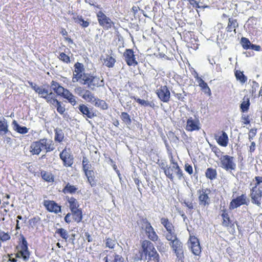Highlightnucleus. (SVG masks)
<instances>
[{
  "instance_id": "51",
  "label": "nucleus",
  "mask_w": 262,
  "mask_h": 262,
  "mask_svg": "<svg viewBox=\"0 0 262 262\" xmlns=\"http://www.w3.org/2000/svg\"><path fill=\"white\" fill-rule=\"evenodd\" d=\"M245 100V99H244ZM250 105V101L248 98H247L246 100H244L243 102L241 104L240 108L242 112H247Z\"/></svg>"
},
{
  "instance_id": "26",
  "label": "nucleus",
  "mask_w": 262,
  "mask_h": 262,
  "mask_svg": "<svg viewBox=\"0 0 262 262\" xmlns=\"http://www.w3.org/2000/svg\"><path fill=\"white\" fill-rule=\"evenodd\" d=\"M145 231L149 239L154 242L158 241L159 238L158 235L153 227L151 226L150 223L148 222L146 223Z\"/></svg>"
},
{
  "instance_id": "52",
  "label": "nucleus",
  "mask_w": 262,
  "mask_h": 262,
  "mask_svg": "<svg viewBox=\"0 0 262 262\" xmlns=\"http://www.w3.org/2000/svg\"><path fill=\"white\" fill-rule=\"evenodd\" d=\"M58 57L60 60L62 61L64 63H70L71 60L70 57L64 52L60 53Z\"/></svg>"
},
{
  "instance_id": "13",
  "label": "nucleus",
  "mask_w": 262,
  "mask_h": 262,
  "mask_svg": "<svg viewBox=\"0 0 262 262\" xmlns=\"http://www.w3.org/2000/svg\"><path fill=\"white\" fill-rule=\"evenodd\" d=\"M249 203V199L246 193H243L231 200L229 204V209L233 210L242 205H248Z\"/></svg>"
},
{
  "instance_id": "18",
  "label": "nucleus",
  "mask_w": 262,
  "mask_h": 262,
  "mask_svg": "<svg viewBox=\"0 0 262 262\" xmlns=\"http://www.w3.org/2000/svg\"><path fill=\"white\" fill-rule=\"evenodd\" d=\"M78 95L85 101L92 103L95 99L94 94L90 90L79 87L77 89Z\"/></svg>"
},
{
  "instance_id": "54",
  "label": "nucleus",
  "mask_w": 262,
  "mask_h": 262,
  "mask_svg": "<svg viewBox=\"0 0 262 262\" xmlns=\"http://www.w3.org/2000/svg\"><path fill=\"white\" fill-rule=\"evenodd\" d=\"M13 254H7V255L3 257L4 260H7V262H17V258L13 257Z\"/></svg>"
},
{
  "instance_id": "24",
  "label": "nucleus",
  "mask_w": 262,
  "mask_h": 262,
  "mask_svg": "<svg viewBox=\"0 0 262 262\" xmlns=\"http://www.w3.org/2000/svg\"><path fill=\"white\" fill-rule=\"evenodd\" d=\"M50 86L57 96L60 97H62L68 90L60 85L58 82L54 80H52L51 82Z\"/></svg>"
},
{
  "instance_id": "2",
  "label": "nucleus",
  "mask_w": 262,
  "mask_h": 262,
  "mask_svg": "<svg viewBox=\"0 0 262 262\" xmlns=\"http://www.w3.org/2000/svg\"><path fill=\"white\" fill-rule=\"evenodd\" d=\"M28 83L31 88L38 94L40 97L45 99L50 106L56 108L57 111L60 114L62 115L64 113L66 110L64 107L62 106L61 102L57 100L54 93L52 92L49 93V85L47 86V88H45L42 86H39L32 82L29 81Z\"/></svg>"
},
{
  "instance_id": "49",
  "label": "nucleus",
  "mask_w": 262,
  "mask_h": 262,
  "mask_svg": "<svg viewBox=\"0 0 262 262\" xmlns=\"http://www.w3.org/2000/svg\"><path fill=\"white\" fill-rule=\"evenodd\" d=\"M184 2H187V7L189 9L199 8L200 6L199 3L196 0H183Z\"/></svg>"
},
{
  "instance_id": "36",
  "label": "nucleus",
  "mask_w": 262,
  "mask_h": 262,
  "mask_svg": "<svg viewBox=\"0 0 262 262\" xmlns=\"http://www.w3.org/2000/svg\"><path fill=\"white\" fill-rule=\"evenodd\" d=\"M217 174L216 170L211 167L208 168L205 171L206 177L210 180L215 179L217 177Z\"/></svg>"
},
{
  "instance_id": "41",
  "label": "nucleus",
  "mask_w": 262,
  "mask_h": 262,
  "mask_svg": "<svg viewBox=\"0 0 262 262\" xmlns=\"http://www.w3.org/2000/svg\"><path fill=\"white\" fill-rule=\"evenodd\" d=\"M234 74L236 80L239 81L242 84H244L247 81V77L244 74L243 72L236 70Z\"/></svg>"
},
{
  "instance_id": "9",
  "label": "nucleus",
  "mask_w": 262,
  "mask_h": 262,
  "mask_svg": "<svg viewBox=\"0 0 262 262\" xmlns=\"http://www.w3.org/2000/svg\"><path fill=\"white\" fill-rule=\"evenodd\" d=\"M188 247L192 253L200 256L202 253V247L199 239L194 235L190 234L187 242Z\"/></svg>"
},
{
  "instance_id": "47",
  "label": "nucleus",
  "mask_w": 262,
  "mask_h": 262,
  "mask_svg": "<svg viewBox=\"0 0 262 262\" xmlns=\"http://www.w3.org/2000/svg\"><path fill=\"white\" fill-rule=\"evenodd\" d=\"M41 222V219L38 216H36L31 219L29 221V225L32 227H35L40 224Z\"/></svg>"
},
{
  "instance_id": "32",
  "label": "nucleus",
  "mask_w": 262,
  "mask_h": 262,
  "mask_svg": "<svg viewBox=\"0 0 262 262\" xmlns=\"http://www.w3.org/2000/svg\"><path fill=\"white\" fill-rule=\"evenodd\" d=\"M12 125H13L14 130L19 134H27L29 131V128L26 126H20L16 120L13 121Z\"/></svg>"
},
{
  "instance_id": "45",
  "label": "nucleus",
  "mask_w": 262,
  "mask_h": 262,
  "mask_svg": "<svg viewBox=\"0 0 262 262\" xmlns=\"http://www.w3.org/2000/svg\"><path fill=\"white\" fill-rule=\"evenodd\" d=\"M55 233L58 234L65 241H67L69 237L67 231L62 228L57 229Z\"/></svg>"
},
{
  "instance_id": "12",
  "label": "nucleus",
  "mask_w": 262,
  "mask_h": 262,
  "mask_svg": "<svg viewBox=\"0 0 262 262\" xmlns=\"http://www.w3.org/2000/svg\"><path fill=\"white\" fill-rule=\"evenodd\" d=\"M156 94L161 101L164 103H168L170 101V92L167 85L160 86L156 90Z\"/></svg>"
},
{
  "instance_id": "50",
  "label": "nucleus",
  "mask_w": 262,
  "mask_h": 262,
  "mask_svg": "<svg viewBox=\"0 0 262 262\" xmlns=\"http://www.w3.org/2000/svg\"><path fill=\"white\" fill-rule=\"evenodd\" d=\"M210 147L211 149V151L214 153L215 155L217 158H221L222 157L223 152L217 146L210 144Z\"/></svg>"
},
{
  "instance_id": "31",
  "label": "nucleus",
  "mask_w": 262,
  "mask_h": 262,
  "mask_svg": "<svg viewBox=\"0 0 262 262\" xmlns=\"http://www.w3.org/2000/svg\"><path fill=\"white\" fill-rule=\"evenodd\" d=\"M66 199L69 203V207L71 211L80 208L79 203L75 198L67 196Z\"/></svg>"
},
{
  "instance_id": "59",
  "label": "nucleus",
  "mask_w": 262,
  "mask_h": 262,
  "mask_svg": "<svg viewBox=\"0 0 262 262\" xmlns=\"http://www.w3.org/2000/svg\"><path fill=\"white\" fill-rule=\"evenodd\" d=\"M185 170L188 172L190 175L192 174L193 173V168L191 165L186 163L185 164Z\"/></svg>"
},
{
  "instance_id": "61",
  "label": "nucleus",
  "mask_w": 262,
  "mask_h": 262,
  "mask_svg": "<svg viewBox=\"0 0 262 262\" xmlns=\"http://www.w3.org/2000/svg\"><path fill=\"white\" fill-rule=\"evenodd\" d=\"M72 214L71 213H68L65 217H64V221L66 222V223H67V224H70V223L72 222V220H71V215Z\"/></svg>"
},
{
  "instance_id": "40",
  "label": "nucleus",
  "mask_w": 262,
  "mask_h": 262,
  "mask_svg": "<svg viewBox=\"0 0 262 262\" xmlns=\"http://www.w3.org/2000/svg\"><path fill=\"white\" fill-rule=\"evenodd\" d=\"M10 239L11 235L10 233L0 230V248L2 246V243L9 241Z\"/></svg>"
},
{
  "instance_id": "37",
  "label": "nucleus",
  "mask_w": 262,
  "mask_h": 262,
  "mask_svg": "<svg viewBox=\"0 0 262 262\" xmlns=\"http://www.w3.org/2000/svg\"><path fill=\"white\" fill-rule=\"evenodd\" d=\"M146 259L147 262H160V255L159 253L156 251L154 252H152L150 254L145 257L144 259Z\"/></svg>"
},
{
  "instance_id": "55",
  "label": "nucleus",
  "mask_w": 262,
  "mask_h": 262,
  "mask_svg": "<svg viewBox=\"0 0 262 262\" xmlns=\"http://www.w3.org/2000/svg\"><path fill=\"white\" fill-rule=\"evenodd\" d=\"M257 134V129L255 128H251L249 130V133L248 134V139L250 141H252L254 137L256 136Z\"/></svg>"
},
{
  "instance_id": "3",
  "label": "nucleus",
  "mask_w": 262,
  "mask_h": 262,
  "mask_svg": "<svg viewBox=\"0 0 262 262\" xmlns=\"http://www.w3.org/2000/svg\"><path fill=\"white\" fill-rule=\"evenodd\" d=\"M254 185L250 188V196L252 204L260 207L262 198V177L256 176Z\"/></svg>"
},
{
  "instance_id": "21",
  "label": "nucleus",
  "mask_w": 262,
  "mask_h": 262,
  "mask_svg": "<svg viewBox=\"0 0 262 262\" xmlns=\"http://www.w3.org/2000/svg\"><path fill=\"white\" fill-rule=\"evenodd\" d=\"M39 141L42 150H45L46 152H51L55 149V144L52 140L44 138L40 139Z\"/></svg>"
},
{
  "instance_id": "11",
  "label": "nucleus",
  "mask_w": 262,
  "mask_h": 262,
  "mask_svg": "<svg viewBox=\"0 0 262 262\" xmlns=\"http://www.w3.org/2000/svg\"><path fill=\"white\" fill-rule=\"evenodd\" d=\"M96 16L99 25L104 29L108 30L114 25L113 21L102 11H98L96 13Z\"/></svg>"
},
{
  "instance_id": "34",
  "label": "nucleus",
  "mask_w": 262,
  "mask_h": 262,
  "mask_svg": "<svg viewBox=\"0 0 262 262\" xmlns=\"http://www.w3.org/2000/svg\"><path fill=\"white\" fill-rule=\"evenodd\" d=\"M62 97L68 100V102L73 106L77 103L76 97L69 90H67Z\"/></svg>"
},
{
  "instance_id": "23",
  "label": "nucleus",
  "mask_w": 262,
  "mask_h": 262,
  "mask_svg": "<svg viewBox=\"0 0 262 262\" xmlns=\"http://www.w3.org/2000/svg\"><path fill=\"white\" fill-rule=\"evenodd\" d=\"M221 216L222 218V225L225 227H232L234 224L233 221L230 219L229 214L226 209L221 210Z\"/></svg>"
},
{
  "instance_id": "63",
  "label": "nucleus",
  "mask_w": 262,
  "mask_h": 262,
  "mask_svg": "<svg viewBox=\"0 0 262 262\" xmlns=\"http://www.w3.org/2000/svg\"><path fill=\"white\" fill-rule=\"evenodd\" d=\"M255 148H256L255 143L254 141H252L251 143V145L249 146V152L251 153L253 152L255 150Z\"/></svg>"
},
{
  "instance_id": "58",
  "label": "nucleus",
  "mask_w": 262,
  "mask_h": 262,
  "mask_svg": "<svg viewBox=\"0 0 262 262\" xmlns=\"http://www.w3.org/2000/svg\"><path fill=\"white\" fill-rule=\"evenodd\" d=\"M172 94L179 101H184L185 96L186 95H183L182 93H177L174 92H172Z\"/></svg>"
},
{
  "instance_id": "14",
  "label": "nucleus",
  "mask_w": 262,
  "mask_h": 262,
  "mask_svg": "<svg viewBox=\"0 0 262 262\" xmlns=\"http://www.w3.org/2000/svg\"><path fill=\"white\" fill-rule=\"evenodd\" d=\"M221 166L226 170H233L236 168L233 157L224 155L220 158Z\"/></svg>"
},
{
  "instance_id": "5",
  "label": "nucleus",
  "mask_w": 262,
  "mask_h": 262,
  "mask_svg": "<svg viewBox=\"0 0 262 262\" xmlns=\"http://www.w3.org/2000/svg\"><path fill=\"white\" fill-rule=\"evenodd\" d=\"M169 242V245L176 254L179 262H184V250L183 244L178 238L177 234L168 238H166Z\"/></svg>"
},
{
  "instance_id": "28",
  "label": "nucleus",
  "mask_w": 262,
  "mask_h": 262,
  "mask_svg": "<svg viewBox=\"0 0 262 262\" xmlns=\"http://www.w3.org/2000/svg\"><path fill=\"white\" fill-rule=\"evenodd\" d=\"M42 148L39 140L33 142L30 146V152L32 155H38Z\"/></svg>"
},
{
  "instance_id": "57",
  "label": "nucleus",
  "mask_w": 262,
  "mask_h": 262,
  "mask_svg": "<svg viewBox=\"0 0 262 262\" xmlns=\"http://www.w3.org/2000/svg\"><path fill=\"white\" fill-rule=\"evenodd\" d=\"M242 123L243 124L247 125L250 124V117L248 115H243L241 117Z\"/></svg>"
},
{
  "instance_id": "17",
  "label": "nucleus",
  "mask_w": 262,
  "mask_h": 262,
  "mask_svg": "<svg viewBox=\"0 0 262 262\" xmlns=\"http://www.w3.org/2000/svg\"><path fill=\"white\" fill-rule=\"evenodd\" d=\"M43 205L50 212H53L55 214L61 212V206L54 201L45 200L43 201Z\"/></svg>"
},
{
  "instance_id": "4",
  "label": "nucleus",
  "mask_w": 262,
  "mask_h": 262,
  "mask_svg": "<svg viewBox=\"0 0 262 262\" xmlns=\"http://www.w3.org/2000/svg\"><path fill=\"white\" fill-rule=\"evenodd\" d=\"M170 162L171 164L172 165L171 167L165 166V164L162 163L160 164L161 168L163 170L166 176L171 181H173L174 178L172 173L173 170L175 171L179 179H181L183 177V171L179 166L178 162L174 161L172 156H171Z\"/></svg>"
},
{
  "instance_id": "56",
  "label": "nucleus",
  "mask_w": 262,
  "mask_h": 262,
  "mask_svg": "<svg viewBox=\"0 0 262 262\" xmlns=\"http://www.w3.org/2000/svg\"><path fill=\"white\" fill-rule=\"evenodd\" d=\"M121 118L122 120L126 123H128L130 121L129 115L127 113H122Z\"/></svg>"
},
{
  "instance_id": "20",
  "label": "nucleus",
  "mask_w": 262,
  "mask_h": 262,
  "mask_svg": "<svg viewBox=\"0 0 262 262\" xmlns=\"http://www.w3.org/2000/svg\"><path fill=\"white\" fill-rule=\"evenodd\" d=\"M78 109L83 116L86 119H92L97 116L96 113L93 111V108H89L84 104H80Z\"/></svg>"
},
{
  "instance_id": "10",
  "label": "nucleus",
  "mask_w": 262,
  "mask_h": 262,
  "mask_svg": "<svg viewBox=\"0 0 262 262\" xmlns=\"http://www.w3.org/2000/svg\"><path fill=\"white\" fill-rule=\"evenodd\" d=\"M190 72L198 83V85L201 88V90L208 96H210L211 95V91L208 84L199 76V74L195 69L192 68L190 70Z\"/></svg>"
},
{
  "instance_id": "48",
  "label": "nucleus",
  "mask_w": 262,
  "mask_h": 262,
  "mask_svg": "<svg viewBox=\"0 0 262 262\" xmlns=\"http://www.w3.org/2000/svg\"><path fill=\"white\" fill-rule=\"evenodd\" d=\"M106 247L113 249L116 245V240L110 237H106L105 239Z\"/></svg>"
},
{
  "instance_id": "27",
  "label": "nucleus",
  "mask_w": 262,
  "mask_h": 262,
  "mask_svg": "<svg viewBox=\"0 0 262 262\" xmlns=\"http://www.w3.org/2000/svg\"><path fill=\"white\" fill-rule=\"evenodd\" d=\"M238 26L239 25L236 19H234L233 17H229L228 18L227 26L226 28V31L227 32L233 31L234 33L236 34V29Z\"/></svg>"
},
{
  "instance_id": "62",
  "label": "nucleus",
  "mask_w": 262,
  "mask_h": 262,
  "mask_svg": "<svg viewBox=\"0 0 262 262\" xmlns=\"http://www.w3.org/2000/svg\"><path fill=\"white\" fill-rule=\"evenodd\" d=\"M91 166V165L89 164V163L86 164H84V165H82V169L84 173H86L87 171H90V170H89V168Z\"/></svg>"
},
{
  "instance_id": "16",
  "label": "nucleus",
  "mask_w": 262,
  "mask_h": 262,
  "mask_svg": "<svg viewBox=\"0 0 262 262\" xmlns=\"http://www.w3.org/2000/svg\"><path fill=\"white\" fill-rule=\"evenodd\" d=\"M161 224L164 227L167 233L165 235L166 238L175 235L177 234L175 233L174 226L172 223L166 217H161L160 219Z\"/></svg>"
},
{
  "instance_id": "44",
  "label": "nucleus",
  "mask_w": 262,
  "mask_h": 262,
  "mask_svg": "<svg viewBox=\"0 0 262 262\" xmlns=\"http://www.w3.org/2000/svg\"><path fill=\"white\" fill-rule=\"evenodd\" d=\"M116 62V59L110 55H107L104 60V64L108 68H113Z\"/></svg>"
},
{
  "instance_id": "15",
  "label": "nucleus",
  "mask_w": 262,
  "mask_h": 262,
  "mask_svg": "<svg viewBox=\"0 0 262 262\" xmlns=\"http://www.w3.org/2000/svg\"><path fill=\"white\" fill-rule=\"evenodd\" d=\"M70 149L64 148L59 154V157L66 167H71L74 163L73 156L70 152Z\"/></svg>"
},
{
  "instance_id": "1",
  "label": "nucleus",
  "mask_w": 262,
  "mask_h": 262,
  "mask_svg": "<svg viewBox=\"0 0 262 262\" xmlns=\"http://www.w3.org/2000/svg\"><path fill=\"white\" fill-rule=\"evenodd\" d=\"M73 82H79L83 85H88L92 89L95 87H100L104 85L103 79L94 76L91 73L85 72L83 63L77 62L74 65L72 76Z\"/></svg>"
},
{
  "instance_id": "19",
  "label": "nucleus",
  "mask_w": 262,
  "mask_h": 262,
  "mask_svg": "<svg viewBox=\"0 0 262 262\" xmlns=\"http://www.w3.org/2000/svg\"><path fill=\"white\" fill-rule=\"evenodd\" d=\"M214 138L217 144L223 147H226L229 143V138L227 134L223 131H219L217 134H214Z\"/></svg>"
},
{
  "instance_id": "6",
  "label": "nucleus",
  "mask_w": 262,
  "mask_h": 262,
  "mask_svg": "<svg viewBox=\"0 0 262 262\" xmlns=\"http://www.w3.org/2000/svg\"><path fill=\"white\" fill-rule=\"evenodd\" d=\"M156 250L154 244L148 240H144L141 244V250L138 254L135 256V259L137 260L144 259L145 257L155 252Z\"/></svg>"
},
{
  "instance_id": "39",
  "label": "nucleus",
  "mask_w": 262,
  "mask_h": 262,
  "mask_svg": "<svg viewBox=\"0 0 262 262\" xmlns=\"http://www.w3.org/2000/svg\"><path fill=\"white\" fill-rule=\"evenodd\" d=\"M85 175L86 176L88 181L91 186L92 187L96 186V182L94 171L93 170H90V171H87V172L85 173Z\"/></svg>"
},
{
  "instance_id": "53",
  "label": "nucleus",
  "mask_w": 262,
  "mask_h": 262,
  "mask_svg": "<svg viewBox=\"0 0 262 262\" xmlns=\"http://www.w3.org/2000/svg\"><path fill=\"white\" fill-rule=\"evenodd\" d=\"M125 61L128 66H131V49H126L123 54Z\"/></svg>"
},
{
  "instance_id": "33",
  "label": "nucleus",
  "mask_w": 262,
  "mask_h": 262,
  "mask_svg": "<svg viewBox=\"0 0 262 262\" xmlns=\"http://www.w3.org/2000/svg\"><path fill=\"white\" fill-rule=\"evenodd\" d=\"M9 132L8 124L4 117L0 118V134L6 135Z\"/></svg>"
},
{
  "instance_id": "29",
  "label": "nucleus",
  "mask_w": 262,
  "mask_h": 262,
  "mask_svg": "<svg viewBox=\"0 0 262 262\" xmlns=\"http://www.w3.org/2000/svg\"><path fill=\"white\" fill-rule=\"evenodd\" d=\"M73 221L76 223H80L83 219V214L81 208L71 211Z\"/></svg>"
},
{
  "instance_id": "35",
  "label": "nucleus",
  "mask_w": 262,
  "mask_h": 262,
  "mask_svg": "<svg viewBox=\"0 0 262 262\" xmlns=\"http://www.w3.org/2000/svg\"><path fill=\"white\" fill-rule=\"evenodd\" d=\"M55 137L54 140L56 142L61 143L64 140V135L62 130L60 128H55L54 129Z\"/></svg>"
},
{
  "instance_id": "30",
  "label": "nucleus",
  "mask_w": 262,
  "mask_h": 262,
  "mask_svg": "<svg viewBox=\"0 0 262 262\" xmlns=\"http://www.w3.org/2000/svg\"><path fill=\"white\" fill-rule=\"evenodd\" d=\"M92 103L94 105L101 110H106L108 108V104L104 100L96 97Z\"/></svg>"
},
{
  "instance_id": "22",
  "label": "nucleus",
  "mask_w": 262,
  "mask_h": 262,
  "mask_svg": "<svg viewBox=\"0 0 262 262\" xmlns=\"http://www.w3.org/2000/svg\"><path fill=\"white\" fill-rule=\"evenodd\" d=\"M200 128V122L198 119H194L192 117H190L187 119L185 127L187 131L193 132L199 130Z\"/></svg>"
},
{
  "instance_id": "8",
  "label": "nucleus",
  "mask_w": 262,
  "mask_h": 262,
  "mask_svg": "<svg viewBox=\"0 0 262 262\" xmlns=\"http://www.w3.org/2000/svg\"><path fill=\"white\" fill-rule=\"evenodd\" d=\"M21 243L16 247L17 252L15 254L16 258H22L27 261L30 258V253L28 250V243L24 235H21Z\"/></svg>"
},
{
  "instance_id": "38",
  "label": "nucleus",
  "mask_w": 262,
  "mask_h": 262,
  "mask_svg": "<svg viewBox=\"0 0 262 262\" xmlns=\"http://www.w3.org/2000/svg\"><path fill=\"white\" fill-rule=\"evenodd\" d=\"M78 188L74 185H71L68 183L62 189V192L64 194L70 193L74 194L77 191Z\"/></svg>"
},
{
  "instance_id": "42",
  "label": "nucleus",
  "mask_w": 262,
  "mask_h": 262,
  "mask_svg": "<svg viewBox=\"0 0 262 262\" xmlns=\"http://www.w3.org/2000/svg\"><path fill=\"white\" fill-rule=\"evenodd\" d=\"M40 174L42 179H43L45 181L48 182H54V176L51 172L42 170L41 171Z\"/></svg>"
},
{
  "instance_id": "60",
  "label": "nucleus",
  "mask_w": 262,
  "mask_h": 262,
  "mask_svg": "<svg viewBox=\"0 0 262 262\" xmlns=\"http://www.w3.org/2000/svg\"><path fill=\"white\" fill-rule=\"evenodd\" d=\"M113 256L114 258L113 262H124V259L121 256L115 253Z\"/></svg>"
},
{
  "instance_id": "64",
  "label": "nucleus",
  "mask_w": 262,
  "mask_h": 262,
  "mask_svg": "<svg viewBox=\"0 0 262 262\" xmlns=\"http://www.w3.org/2000/svg\"><path fill=\"white\" fill-rule=\"evenodd\" d=\"M187 46L188 48H190L193 50H196L198 48L199 44L196 43H192L191 42H188L187 43Z\"/></svg>"
},
{
  "instance_id": "43",
  "label": "nucleus",
  "mask_w": 262,
  "mask_h": 262,
  "mask_svg": "<svg viewBox=\"0 0 262 262\" xmlns=\"http://www.w3.org/2000/svg\"><path fill=\"white\" fill-rule=\"evenodd\" d=\"M73 19L75 21V23H79L80 25L83 28L88 27L90 25V23L88 21L84 20L82 18V16L81 15L73 16Z\"/></svg>"
},
{
  "instance_id": "46",
  "label": "nucleus",
  "mask_w": 262,
  "mask_h": 262,
  "mask_svg": "<svg viewBox=\"0 0 262 262\" xmlns=\"http://www.w3.org/2000/svg\"><path fill=\"white\" fill-rule=\"evenodd\" d=\"M134 99L139 104H140L142 106H150L152 108L155 107V104L152 102H148V101H146L140 98H137L134 97Z\"/></svg>"
},
{
  "instance_id": "7",
  "label": "nucleus",
  "mask_w": 262,
  "mask_h": 262,
  "mask_svg": "<svg viewBox=\"0 0 262 262\" xmlns=\"http://www.w3.org/2000/svg\"><path fill=\"white\" fill-rule=\"evenodd\" d=\"M211 190L208 188H202L197 190L199 205L203 208H207L211 204L210 194Z\"/></svg>"
},
{
  "instance_id": "25",
  "label": "nucleus",
  "mask_w": 262,
  "mask_h": 262,
  "mask_svg": "<svg viewBox=\"0 0 262 262\" xmlns=\"http://www.w3.org/2000/svg\"><path fill=\"white\" fill-rule=\"evenodd\" d=\"M241 43L243 48L245 50L251 49L256 51H259L261 49L260 46L252 44L249 39L246 37H243L241 38Z\"/></svg>"
}]
</instances>
